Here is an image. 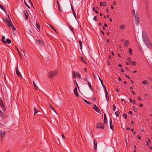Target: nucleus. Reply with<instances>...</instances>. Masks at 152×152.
<instances>
[{
    "label": "nucleus",
    "instance_id": "nucleus-46",
    "mask_svg": "<svg viewBox=\"0 0 152 152\" xmlns=\"http://www.w3.org/2000/svg\"><path fill=\"white\" fill-rule=\"evenodd\" d=\"M50 109L51 110H53L55 112H56L55 110H54L53 107L52 106L50 105Z\"/></svg>",
    "mask_w": 152,
    "mask_h": 152
},
{
    "label": "nucleus",
    "instance_id": "nucleus-58",
    "mask_svg": "<svg viewBox=\"0 0 152 152\" xmlns=\"http://www.w3.org/2000/svg\"><path fill=\"white\" fill-rule=\"evenodd\" d=\"M84 80L87 82V81H88L87 77H85L84 79Z\"/></svg>",
    "mask_w": 152,
    "mask_h": 152
},
{
    "label": "nucleus",
    "instance_id": "nucleus-36",
    "mask_svg": "<svg viewBox=\"0 0 152 152\" xmlns=\"http://www.w3.org/2000/svg\"><path fill=\"white\" fill-rule=\"evenodd\" d=\"M0 8L3 10H5V8H4V7L2 6L0 4Z\"/></svg>",
    "mask_w": 152,
    "mask_h": 152
},
{
    "label": "nucleus",
    "instance_id": "nucleus-31",
    "mask_svg": "<svg viewBox=\"0 0 152 152\" xmlns=\"http://www.w3.org/2000/svg\"><path fill=\"white\" fill-rule=\"evenodd\" d=\"M33 83L34 84V86L35 89L37 90L38 89V87L36 85V84L34 82V81H33Z\"/></svg>",
    "mask_w": 152,
    "mask_h": 152
},
{
    "label": "nucleus",
    "instance_id": "nucleus-35",
    "mask_svg": "<svg viewBox=\"0 0 152 152\" xmlns=\"http://www.w3.org/2000/svg\"><path fill=\"white\" fill-rule=\"evenodd\" d=\"M120 112L119 111H117L115 112V114L117 116H118Z\"/></svg>",
    "mask_w": 152,
    "mask_h": 152
},
{
    "label": "nucleus",
    "instance_id": "nucleus-38",
    "mask_svg": "<svg viewBox=\"0 0 152 152\" xmlns=\"http://www.w3.org/2000/svg\"><path fill=\"white\" fill-rule=\"evenodd\" d=\"M77 76L79 78H80L81 75L79 72H77Z\"/></svg>",
    "mask_w": 152,
    "mask_h": 152
},
{
    "label": "nucleus",
    "instance_id": "nucleus-39",
    "mask_svg": "<svg viewBox=\"0 0 152 152\" xmlns=\"http://www.w3.org/2000/svg\"><path fill=\"white\" fill-rule=\"evenodd\" d=\"M102 86L103 87L105 90V92H107V90L106 89V86L104 85H102Z\"/></svg>",
    "mask_w": 152,
    "mask_h": 152
},
{
    "label": "nucleus",
    "instance_id": "nucleus-64",
    "mask_svg": "<svg viewBox=\"0 0 152 152\" xmlns=\"http://www.w3.org/2000/svg\"><path fill=\"white\" fill-rule=\"evenodd\" d=\"M107 64L108 65H109L110 64V62H109L108 61H107Z\"/></svg>",
    "mask_w": 152,
    "mask_h": 152
},
{
    "label": "nucleus",
    "instance_id": "nucleus-8",
    "mask_svg": "<svg viewBox=\"0 0 152 152\" xmlns=\"http://www.w3.org/2000/svg\"><path fill=\"white\" fill-rule=\"evenodd\" d=\"M93 108L94 109L95 111L98 113H99L100 112V110L96 106V105L94 104L93 107Z\"/></svg>",
    "mask_w": 152,
    "mask_h": 152
},
{
    "label": "nucleus",
    "instance_id": "nucleus-50",
    "mask_svg": "<svg viewBox=\"0 0 152 152\" xmlns=\"http://www.w3.org/2000/svg\"><path fill=\"white\" fill-rule=\"evenodd\" d=\"M131 92H132V93L134 94V95H135L136 94V93H135L134 91H131Z\"/></svg>",
    "mask_w": 152,
    "mask_h": 152
},
{
    "label": "nucleus",
    "instance_id": "nucleus-32",
    "mask_svg": "<svg viewBox=\"0 0 152 152\" xmlns=\"http://www.w3.org/2000/svg\"><path fill=\"white\" fill-rule=\"evenodd\" d=\"M24 3L25 5H26V6L29 9L30 8V7L28 5L27 3L26 2V1L25 0H24Z\"/></svg>",
    "mask_w": 152,
    "mask_h": 152
},
{
    "label": "nucleus",
    "instance_id": "nucleus-42",
    "mask_svg": "<svg viewBox=\"0 0 152 152\" xmlns=\"http://www.w3.org/2000/svg\"><path fill=\"white\" fill-rule=\"evenodd\" d=\"M123 116L124 117H125V118L126 119H127V116L126 114L125 113H124L123 115Z\"/></svg>",
    "mask_w": 152,
    "mask_h": 152
},
{
    "label": "nucleus",
    "instance_id": "nucleus-20",
    "mask_svg": "<svg viewBox=\"0 0 152 152\" xmlns=\"http://www.w3.org/2000/svg\"><path fill=\"white\" fill-rule=\"evenodd\" d=\"M0 115L1 117L4 118V113L2 112L0 110Z\"/></svg>",
    "mask_w": 152,
    "mask_h": 152
},
{
    "label": "nucleus",
    "instance_id": "nucleus-27",
    "mask_svg": "<svg viewBox=\"0 0 152 152\" xmlns=\"http://www.w3.org/2000/svg\"><path fill=\"white\" fill-rule=\"evenodd\" d=\"M130 63L131 65H135L137 63L136 62L134 61H131Z\"/></svg>",
    "mask_w": 152,
    "mask_h": 152
},
{
    "label": "nucleus",
    "instance_id": "nucleus-47",
    "mask_svg": "<svg viewBox=\"0 0 152 152\" xmlns=\"http://www.w3.org/2000/svg\"><path fill=\"white\" fill-rule=\"evenodd\" d=\"M71 5V8H72V12L73 13L74 12H75V11L74 9L73 8L72 5Z\"/></svg>",
    "mask_w": 152,
    "mask_h": 152
},
{
    "label": "nucleus",
    "instance_id": "nucleus-29",
    "mask_svg": "<svg viewBox=\"0 0 152 152\" xmlns=\"http://www.w3.org/2000/svg\"><path fill=\"white\" fill-rule=\"evenodd\" d=\"M58 10L60 12H62V10L61 8V6L60 5L59 6H58Z\"/></svg>",
    "mask_w": 152,
    "mask_h": 152
},
{
    "label": "nucleus",
    "instance_id": "nucleus-2",
    "mask_svg": "<svg viewBox=\"0 0 152 152\" xmlns=\"http://www.w3.org/2000/svg\"><path fill=\"white\" fill-rule=\"evenodd\" d=\"M57 72L56 71H50L48 74V76L50 78H52L56 75Z\"/></svg>",
    "mask_w": 152,
    "mask_h": 152
},
{
    "label": "nucleus",
    "instance_id": "nucleus-30",
    "mask_svg": "<svg viewBox=\"0 0 152 152\" xmlns=\"http://www.w3.org/2000/svg\"><path fill=\"white\" fill-rule=\"evenodd\" d=\"M6 43H7L8 44H10L11 42V40L9 39H6V41H5Z\"/></svg>",
    "mask_w": 152,
    "mask_h": 152
},
{
    "label": "nucleus",
    "instance_id": "nucleus-26",
    "mask_svg": "<svg viewBox=\"0 0 152 152\" xmlns=\"http://www.w3.org/2000/svg\"><path fill=\"white\" fill-rule=\"evenodd\" d=\"M150 142V140L149 139H148V140L146 141V144L148 146H149V143Z\"/></svg>",
    "mask_w": 152,
    "mask_h": 152
},
{
    "label": "nucleus",
    "instance_id": "nucleus-62",
    "mask_svg": "<svg viewBox=\"0 0 152 152\" xmlns=\"http://www.w3.org/2000/svg\"><path fill=\"white\" fill-rule=\"evenodd\" d=\"M111 8L112 9H114V7L113 6V5H111Z\"/></svg>",
    "mask_w": 152,
    "mask_h": 152
},
{
    "label": "nucleus",
    "instance_id": "nucleus-17",
    "mask_svg": "<svg viewBox=\"0 0 152 152\" xmlns=\"http://www.w3.org/2000/svg\"><path fill=\"white\" fill-rule=\"evenodd\" d=\"M105 93L106 99L107 101V102H108L109 101V98L108 96V94L107 91V92H105Z\"/></svg>",
    "mask_w": 152,
    "mask_h": 152
},
{
    "label": "nucleus",
    "instance_id": "nucleus-24",
    "mask_svg": "<svg viewBox=\"0 0 152 152\" xmlns=\"http://www.w3.org/2000/svg\"><path fill=\"white\" fill-rule=\"evenodd\" d=\"M38 42L40 45H43L44 44V42L42 40H38Z\"/></svg>",
    "mask_w": 152,
    "mask_h": 152
},
{
    "label": "nucleus",
    "instance_id": "nucleus-44",
    "mask_svg": "<svg viewBox=\"0 0 152 152\" xmlns=\"http://www.w3.org/2000/svg\"><path fill=\"white\" fill-rule=\"evenodd\" d=\"M131 58L130 57H128L127 58V60L129 61V62H130L131 61Z\"/></svg>",
    "mask_w": 152,
    "mask_h": 152
},
{
    "label": "nucleus",
    "instance_id": "nucleus-25",
    "mask_svg": "<svg viewBox=\"0 0 152 152\" xmlns=\"http://www.w3.org/2000/svg\"><path fill=\"white\" fill-rule=\"evenodd\" d=\"M129 53L130 55L131 56H132V50L131 48H129Z\"/></svg>",
    "mask_w": 152,
    "mask_h": 152
},
{
    "label": "nucleus",
    "instance_id": "nucleus-6",
    "mask_svg": "<svg viewBox=\"0 0 152 152\" xmlns=\"http://www.w3.org/2000/svg\"><path fill=\"white\" fill-rule=\"evenodd\" d=\"M0 105L3 110L5 111V107L3 101L1 100H0Z\"/></svg>",
    "mask_w": 152,
    "mask_h": 152
},
{
    "label": "nucleus",
    "instance_id": "nucleus-37",
    "mask_svg": "<svg viewBox=\"0 0 152 152\" xmlns=\"http://www.w3.org/2000/svg\"><path fill=\"white\" fill-rule=\"evenodd\" d=\"M34 114L37 113L39 111L36 109V108L35 107H34Z\"/></svg>",
    "mask_w": 152,
    "mask_h": 152
},
{
    "label": "nucleus",
    "instance_id": "nucleus-16",
    "mask_svg": "<svg viewBox=\"0 0 152 152\" xmlns=\"http://www.w3.org/2000/svg\"><path fill=\"white\" fill-rule=\"evenodd\" d=\"M5 134V132L3 130L0 131V134L2 137H4Z\"/></svg>",
    "mask_w": 152,
    "mask_h": 152
},
{
    "label": "nucleus",
    "instance_id": "nucleus-52",
    "mask_svg": "<svg viewBox=\"0 0 152 152\" xmlns=\"http://www.w3.org/2000/svg\"><path fill=\"white\" fill-rule=\"evenodd\" d=\"M102 5L103 6H105L106 5V4L104 2H103L102 3Z\"/></svg>",
    "mask_w": 152,
    "mask_h": 152
},
{
    "label": "nucleus",
    "instance_id": "nucleus-3",
    "mask_svg": "<svg viewBox=\"0 0 152 152\" xmlns=\"http://www.w3.org/2000/svg\"><path fill=\"white\" fill-rule=\"evenodd\" d=\"M134 16L135 23L136 25H138L139 24L140 20L137 13L136 12Z\"/></svg>",
    "mask_w": 152,
    "mask_h": 152
},
{
    "label": "nucleus",
    "instance_id": "nucleus-61",
    "mask_svg": "<svg viewBox=\"0 0 152 152\" xmlns=\"http://www.w3.org/2000/svg\"><path fill=\"white\" fill-rule=\"evenodd\" d=\"M137 99L139 100H141V99L140 97H138L137 98Z\"/></svg>",
    "mask_w": 152,
    "mask_h": 152
},
{
    "label": "nucleus",
    "instance_id": "nucleus-19",
    "mask_svg": "<svg viewBox=\"0 0 152 152\" xmlns=\"http://www.w3.org/2000/svg\"><path fill=\"white\" fill-rule=\"evenodd\" d=\"M76 76H77V72H75L73 71L72 77L73 78H75L76 77Z\"/></svg>",
    "mask_w": 152,
    "mask_h": 152
},
{
    "label": "nucleus",
    "instance_id": "nucleus-51",
    "mask_svg": "<svg viewBox=\"0 0 152 152\" xmlns=\"http://www.w3.org/2000/svg\"><path fill=\"white\" fill-rule=\"evenodd\" d=\"M69 28H70V30L71 31H73V28H72V27L70 26L69 27Z\"/></svg>",
    "mask_w": 152,
    "mask_h": 152
},
{
    "label": "nucleus",
    "instance_id": "nucleus-10",
    "mask_svg": "<svg viewBox=\"0 0 152 152\" xmlns=\"http://www.w3.org/2000/svg\"><path fill=\"white\" fill-rule=\"evenodd\" d=\"M77 88L76 87H75L74 89V93L76 96L78 97L79 96V94L77 93Z\"/></svg>",
    "mask_w": 152,
    "mask_h": 152
},
{
    "label": "nucleus",
    "instance_id": "nucleus-18",
    "mask_svg": "<svg viewBox=\"0 0 152 152\" xmlns=\"http://www.w3.org/2000/svg\"><path fill=\"white\" fill-rule=\"evenodd\" d=\"M36 27H37V28H38V29L39 30H40V25H39V23L38 22H36Z\"/></svg>",
    "mask_w": 152,
    "mask_h": 152
},
{
    "label": "nucleus",
    "instance_id": "nucleus-23",
    "mask_svg": "<svg viewBox=\"0 0 152 152\" xmlns=\"http://www.w3.org/2000/svg\"><path fill=\"white\" fill-rule=\"evenodd\" d=\"M120 28L121 29L123 30L126 27L124 25H121L120 26Z\"/></svg>",
    "mask_w": 152,
    "mask_h": 152
},
{
    "label": "nucleus",
    "instance_id": "nucleus-5",
    "mask_svg": "<svg viewBox=\"0 0 152 152\" xmlns=\"http://www.w3.org/2000/svg\"><path fill=\"white\" fill-rule=\"evenodd\" d=\"M144 42L146 45L148 47H149L150 46L151 47L152 44L151 43L149 40H144Z\"/></svg>",
    "mask_w": 152,
    "mask_h": 152
},
{
    "label": "nucleus",
    "instance_id": "nucleus-43",
    "mask_svg": "<svg viewBox=\"0 0 152 152\" xmlns=\"http://www.w3.org/2000/svg\"><path fill=\"white\" fill-rule=\"evenodd\" d=\"M113 111H115V108L116 107L115 105L113 104Z\"/></svg>",
    "mask_w": 152,
    "mask_h": 152
},
{
    "label": "nucleus",
    "instance_id": "nucleus-34",
    "mask_svg": "<svg viewBox=\"0 0 152 152\" xmlns=\"http://www.w3.org/2000/svg\"><path fill=\"white\" fill-rule=\"evenodd\" d=\"M80 59L84 63L86 64V62L84 60L82 56L80 57Z\"/></svg>",
    "mask_w": 152,
    "mask_h": 152
},
{
    "label": "nucleus",
    "instance_id": "nucleus-53",
    "mask_svg": "<svg viewBox=\"0 0 152 152\" xmlns=\"http://www.w3.org/2000/svg\"><path fill=\"white\" fill-rule=\"evenodd\" d=\"M129 114H130L131 115H132V112L131 111H129Z\"/></svg>",
    "mask_w": 152,
    "mask_h": 152
},
{
    "label": "nucleus",
    "instance_id": "nucleus-1",
    "mask_svg": "<svg viewBox=\"0 0 152 152\" xmlns=\"http://www.w3.org/2000/svg\"><path fill=\"white\" fill-rule=\"evenodd\" d=\"M8 17L9 20L6 18L5 20V21L6 22L7 25L10 27H11L12 29V30L15 31L16 30V28L15 27L12 25V23L10 20L9 15H8Z\"/></svg>",
    "mask_w": 152,
    "mask_h": 152
},
{
    "label": "nucleus",
    "instance_id": "nucleus-7",
    "mask_svg": "<svg viewBox=\"0 0 152 152\" xmlns=\"http://www.w3.org/2000/svg\"><path fill=\"white\" fill-rule=\"evenodd\" d=\"M16 73L18 76L20 77H22V75L20 73L19 71V70L18 69V66H17L16 68Z\"/></svg>",
    "mask_w": 152,
    "mask_h": 152
},
{
    "label": "nucleus",
    "instance_id": "nucleus-49",
    "mask_svg": "<svg viewBox=\"0 0 152 152\" xmlns=\"http://www.w3.org/2000/svg\"><path fill=\"white\" fill-rule=\"evenodd\" d=\"M133 110L134 112H136L137 111V109L136 107H133Z\"/></svg>",
    "mask_w": 152,
    "mask_h": 152
},
{
    "label": "nucleus",
    "instance_id": "nucleus-54",
    "mask_svg": "<svg viewBox=\"0 0 152 152\" xmlns=\"http://www.w3.org/2000/svg\"><path fill=\"white\" fill-rule=\"evenodd\" d=\"M75 17V18H76V14H75V12H73V13Z\"/></svg>",
    "mask_w": 152,
    "mask_h": 152
},
{
    "label": "nucleus",
    "instance_id": "nucleus-14",
    "mask_svg": "<svg viewBox=\"0 0 152 152\" xmlns=\"http://www.w3.org/2000/svg\"><path fill=\"white\" fill-rule=\"evenodd\" d=\"M142 83L145 85H149V82L147 80H144L142 81Z\"/></svg>",
    "mask_w": 152,
    "mask_h": 152
},
{
    "label": "nucleus",
    "instance_id": "nucleus-55",
    "mask_svg": "<svg viewBox=\"0 0 152 152\" xmlns=\"http://www.w3.org/2000/svg\"><path fill=\"white\" fill-rule=\"evenodd\" d=\"M121 71L122 72H124V70L123 69H121Z\"/></svg>",
    "mask_w": 152,
    "mask_h": 152
},
{
    "label": "nucleus",
    "instance_id": "nucleus-40",
    "mask_svg": "<svg viewBox=\"0 0 152 152\" xmlns=\"http://www.w3.org/2000/svg\"><path fill=\"white\" fill-rule=\"evenodd\" d=\"M49 25L50 26V27L55 31L56 32V31L55 29L52 26L50 25L49 24Z\"/></svg>",
    "mask_w": 152,
    "mask_h": 152
},
{
    "label": "nucleus",
    "instance_id": "nucleus-56",
    "mask_svg": "<svg viewBox=\"0 0 152 152\" xmlns=\"http://www.w3.org/2000/svg\"><path fill=\"white\" fill-rule=\"evenodd\" d=\"M139 105L140 107H142L143 105L142 104L140 103Z\"/></svg>",
    "mask_w": 152,
    "mask_h": 152
},
{
    "label": "nucleus",
    "instance_id": "nucleus-63",
    "mask_svg": "<svg viewBox=\"0 0 152 152\" xmlns=\"http://www.w3.org/2000/svg\"><path fill=\"white\" fill-rule=\"evenodd\" d=\"M143 130L142 129H140V131L141 132H143Z\"/></svg>",
    "mask_w": 152,
    "mask_h": 152
},
{
    "label": "nucleus",
    "instance_id": "nucleus-33",
    "mask_svg": "<svg viewBox=\"0 0 152 152\" xmlns=\"http://www.w3.org/2000/svg\"><path fill=\"white\" fill-rule=\"evenodd\" d=\"M5 38V37L4 36H3L2 37L1 39H2V41L4 43H6V42L4 40Z\"/></svg>",
    "mask_w": 152,
    "mask_h": 152
},
{
    "label": "nucleus",
    "instance_id": "nucleus-13",
    "mask_svg": "<svg viewBox=\"0 0 152 152\" xmlns=\"http://www.w3.org/2000/svg\"><path fill=\"white\" fill-rule=\"evenodd\" d=\"M104 124H107V118H106V115L105 113H104Z\"/></svg>",
    "mask_w": 152,
    "mask_h": 152
},
{
    "label": "nucleus",
    "instance_id": "nucleus-9",
    "mask_svg": "<svg viewBox=\"0 0 152 152\" xmlns=\"http://www.w3.org/2000/svg\"><path fill=\"white\" fill-rule=\"evenodd\" d=\"M97 147V142L96 140L95 139H94V148L95 150L96 151Z\"/></svg>",
    "mask_w": 152,
    "mask_h": 152
},
{
    "label": "nucleus",
    "instance_id": "nucleus-11",
    "mask_svg": "<svg viewBox=\"0 0 152 152\" xmlns=\"http://www.w3.org/2000/svg\"><path fill=\"white\" fill-rule=\"evenodd\" d=\"M109 122L110 127L112 130H113V126L112 124V120L111 118L110 119Z\"/></svg>",
    "mask_w": 152,
    "mask_h": 152
},
{
    "label": "nucleus",
    "instance_id": "nucleus-57",
    "mask_svg": "<svg viewBox=\"0 0 152 152\" xmlns=\"http://www.w3.org/2000/svg\"><path fill=\"white\" fill-rule=\"evenodd\" d=\"M137 137H138V139H139L140 140L141 139V137H140V135H137Z\"/></svg>",
    "mask_w": 152,
    "mask_h": 152
},
{
    "label": "nucleus",
    "instance_id": "nucleus-41",
    "mask_svg": "<svg viewBox=\"0 0 152 152\" xmlns=\"http://www.w3.org/2000/svg\"><path fill=\"white\" fill-rule=\"evenodd\" d=\"M99 80H100V81H101V84H102V85H104V84H103V81H102V80L101 79V78H100V77H99Z\"/></svg>",
    "mask_w": 152,
    "mask_h": 152
},
{
    "label": "nucleus",
    "instance_id": "nucleus-45",
    "mask_svg": "<svg viewBox=\"0 0 152 152\" xmlns=\"http://www.w3.org/2000/svg\"><path fill=\"white\" fill-rule=\"evenodd\" d=\"M93 20H95V21H97V20L96 19V16H95L93 18Z\"/></svg>",
    "mask_w": 152,
    "mask_h": 152
},
{
    "label": "nucleus",
    "instance_id": "nucleus-12",
    "mask_svg": "<svg viewBox=\"0 0 152 152\" xmlns=\"http://www.w3.org/2000/svg\"><path fill=\"white\" fill-rule=\"evenodd\" d=\"M24 15L26 20H27L28 19V12L26 11L24 12Z\"/></svg>",
    "mask_w": 152,
    "mask_h": 152
},
{
    "label": "nucleus",
    "instance_id": "nucleus-60",
    "mask_svg": "<svg viewBox=\"0 0 152 152\" xmlns=\"http://www.w3.org/2000/svg\"><path fill=\"white\" fill-rule=\"evenodd\" d=\"M104 27H107V24L106 23H105L104 24Z\"/></svg>",
    "mask_w": 152,
    "mask_h": 152
},
{
    "label": "nucleus",
    "instance_id": "nucleus-48",
    "mask_svg": "<svg viewBox=\"0 0 152 152\" xmlns=\"http://www.w3.org/2000/svg\"><path fill=\"white\" fill-rule=\"evenodd\" d=\"M74 82H75V83L76 85L77 86V87L79 88V87H78V85H77V82H76V81L75 80L74 81Z\"/></svg>",
    "mask_w": 152,
    "mask_h": 152
},
{
    "label": "nucleus",
    "instance_id": "nucleus-21",
    "mask_svg": "<svg viewBox=\"0 0 152 152\" xmlns=\"http://www.w3.org/2000/svg\"><path fill=\"white\" fill-rule=\"evenodd\" d=\"M87 83H88V86L89 87V88H90L91 90H92L93 89V88H92V86H91V83H89V82L88 81H87Z\"/></svg>",
    "mask_w": 152,
    "mask_h": 152
},
{
    "label": "nucleus",
    "instance_id": "nucleus-15",
    "mask_svg": "<svg viewBox=\"0 0 152 152\" xmlns=\"http://www.w3.org/2000/svg\"><path fill=\"white\" fill-rule=\"evenodd\" d=\"M124 45L125 47H128L129 45V42L128 40H125L124 41Z\"/></svg>",
    "mask_w": 152,
    "mask_h": 152
},
{
    "label": "nucleus",
    "instance_id": "nucleus-28",
    "mask_svg": "<svg viewBox=\"0 0 152 152\" xmlns=\"http://www.w3.org/2000/svg\"><path fill=\"white\" fill-rule=\"evenodd\" d=\"M83 100L87 104H91V103L90 102L85 100L84 99H83Z\"/></svg>",
    "mask_w": 152,
    "mask_h": 152
},
{
    "label": "nucleus",
    "instance_id": "nucleus-22",
    "mask_svg": "<svg viewBox=\"0 0 152 152\" xmlns=\"http://www.w3.org/2000/svg\"><path fill=\"white\" fill-rule=\"evenodd\" d=\"M79 42L80 45V49H82V42L80 40H79Z\"/></svg>",
    "mask_w": 152,
    "mask_h": 152
},
{
    "label": "nucleus",
    "instance_id": "nucleus-59",
    "mask_svg": "<svg viewBox=\"0 0 152 152\" xmlns=\"http://www.w3.org/2000/svg\"><path fill=\"white\" fill-rule=\"evenodd\" d=\"M126 77L127 78H128L129 79H130V77L128 75H126Z\"/></svg>",
    "mask_w": 152,
    "mask_h": 152
},
{
    "label": "nucleus",
    "instance_id": "nucleus-4",
    "mask_svg": "<svg viewBox=\"0 0 152 152\" xmlns=\"http://www.w3.org/2000/svg\"><path fill=\"white\" fill-rule=\"evenodd\" d=\"M96 128V129H104V126L103 124L102 123H99L97 124Z\"/></svg>",
    "mask_w": 152,
    "mask_h": 152
}]
</instances>
